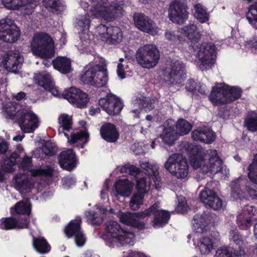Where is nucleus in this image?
<instances>
[{
	"label": "nucleus",
	"mask_w": 257,
	"mask_h": 257,
	"mask_svg": "<svg viewBox=\"0 0 257 257\" xmlns=\"http://www.w3.org/2000/svg\"><path fill=\"white\" fill-rule=\"evenodd\" d=\"M79 79L84 84L99 88L106 85L108 81L106 65L103 63L93 65L82 72Z\"/></svg>",
	"instance_id": "obj_1"
},
{
	"label": "nucleus",
	"mask_w": 257,
	"mask_h": 257,
	"mask_svg": "<svg viewBox=\"0 0 257 257\" xmlns=\"http://www.w3.org/2000/svg\"><path fill=\"white\" fill-rule=\"evenodd\" d=\"M31 48L34 55L42 59H51L55 55L54 41L47 33L35 34L31 44Z\"/></svg>",
	"instance_id": "obj_2"
},
{
	"label": "nucleus",
	"mask_w": 257,
	"mask_h": 257,
	"mask_svg": "<svg viewBox=\"0 0 257 257\" xmlns=\"http://www.w3.org/2000/svg\"><path fill=\"white\" fill-rule=\"evenodd\" d=\"M93 5L90 8L91 12L95 15H98L104 19L112 21L115 18L122 14L123 10L120 4L108 0H90Z\"/></svg>",
	"instance_id": "obj_3"
},
{
	"label": "nucleus",
	"mask_w": 257,
	"mask_h": 257,
	"mask_svg": "<svg viewBox=\"0 0 257 257\" xmlns=\"http://www.w3.org/2000/svg\"><path fill=\"white\" fill-rule=\"evenodd\" d=\"M160 52L157 47L152 44L140 47L136 52L135 57L137 63L142 67L150 69L158 64L160 59Z\"/></svg>",
	"instance_id": "obj_4"
},
{
	"label": "nucleus",
	"mask_w": 257,
	"mask_h": 257,
	"mask_svg": "<svg viewBox=\"0 0 257 257\" xmlns=\"http://www.w3.org/2000/svg\"><path fill=\"white\" fill-rule=\"evenodd\" d=\"M21 35L19 28L11 19L0 20V40L8 43L16 42Z\"/></svg>",
	"instance_id": "obj_5"
},
{
	"label": "nucleus",
	"mask_w": 257,
	"mask_h": 257,
	"mask_svg": "<svg viewBox=\"0 0 257 257\" xmlns=\"http://www.w3.org/2000/svg\"><path fill=\"white\" fill-rule=\"evenodd\" d=\"M105 225V234L103 236L116 238L122 245L131 243L132 239L129 236H133V234L124 230L117 222L108 221Z\"/></svg>",
	"instance_id": "obj_6"
},
{
	"label": "nucleus",
	"mask_w": 257,
	"mask_h": 257,
	"mask_svg": "<svg viewBox=\"0 0 257 257\" xmlns=\"http://www.w3.org/2000/svg\"><path fill=\"white\" fill-rule=\"evenodd\" d=\"M16 121L25 133H33L39 125V118L32 110L23 109Z\"/></svg>",
	"instance_id": "obj_7"
},
{
	"label": "nucleus",
	"mask_w": 257,
	"mask_h": 257,
	"mask_svg": "<svg viewBox=\"0 0 257 257\" xmlns=\"http://www.w3.org/2000/svg\"><path fill=\"white\" fill-rule=\"evenodd\" d=\"M216 47L212 43H203L199 47L197 56L200 62V68L203 71L214 63Z\"/></svg>",
	"instance_id": "obj_8"
},
{
	"label": "nucleus",
	"mask_w": 257,
	"mask_h": 257,
	"mask_svg": "<svg viewBox=\"0 0 257 257\" xmlns=\"http://www.w3.org/2000/svg\"><path fill=\"white\" fill-rule=\"evenodd\" d=\"M133 20L136 27L140 31L152 36L158 33L156 23L148 16L141 13H135Z\"/></svg>",
	"instance_id": "obj_9"
},
{
	"label": "nucleus",
	"mask_w": 257,
	"mask_h": 257,
	"mask_svg": "<svg viewBox=\"0 0 257 257\" xmlns=\"http://www.w3.org/2000/svg\"><path fill=\"white\" fill-rule=\"evenodd\" d=\"M99 105L110 115L118 114L123 108L121 100L115 95L107 94L98 100Z\"/></svg>",
	"instance_id": "obj_10"
},
{
	"label": "nucleus",
	"mask_w": 257,
	"mask_h": 257,
	"mask_svg": "<svg viewBox=\"0 0 257 257\" xmlns=\"http://www.w3.org/2000/svg\"><path fill=\"white\" fill-rule=\"evenodd\" d=\"M64 98L78 108H84L87 105L89 100L88 95L81 89L71 87L65 91Z\"/></svg>",
	"instance_id": "obj_11"
},
{
	"label": "nucleus",
	"mask_w": 257,
	"mask_h": 257,
	"mask_svg": "<svg viewBox=\"0 0 257 257\" xmlns=\"http://www.w3.org/2000/svg\"><path fill=\"white\" fill-rule=\"evenodd\" d=\"M184 147L186 149L190 150V163L194 169H197L201 168L202 170L204 164V157L206 155L205 151L202 147L200 146H195L186 143Z\"/></svg>",
	"instance_id": "obj_12"
},
{
	"label": "nucleus",
	"mask_w": 257,
	"mask_h": 257,
	"mask_svg": "<svg viewBox=\"0 0 257 257\" xmlns=\"http://www.w3.org/2000/svg\"><path fill=\"white\" fill-rule=\"evenodd\" d=\"M209 184V183H207L204 190L200 192V199L204 204L214 210H219L222 206V201L214 190L207 188Z\"/></svg>",
	"instance_id": "obj_13"
},
{
	"label": "nucleus",
	"mask_w": 257,
	"mask_h": 257,
	"mask_svg": "<svg viewBox=\"0 0 257 257\" xmlns=\"http://www.w3.org/2000/svg\"><path fill=\"white\" fill-rule=\"evenodd\" d=\"M247 182V179L243 176H240L232 181L230 185L231 197L236 200L245 199L246 194L244 190Z\"/></svg>",
	"instance_id": "obj_14"
},
{
	"label": "nucleus",
	"mask_w": 257,
	"mask_h": 257,
	"mask_svg": "<svg viewBox=\"0 0 257 257\" xmlns=\"http://www.w3.org/2000/svg\"><path fill=\"white\" fill-rule=\"evenodd\" d=\"M58 163L64 170L71 171L76 167L77 158L73 149L62 151L58 156Z\"/></svg>",
	"instance_id": "obj_15"
},
{
	"label": "nucleus",
	"mask_w": 257,
	"mask_h": 257,
	"mask_svg": "<svg viewBox=\"0 0 257 257\" xmlns=\"http://www.w3.org/2000/svg\"><path fill=\"white\" fill-rule=\"evenodd\" d=\"M160 137L164 144L169 146L174 144L177 140V121L172 119H168Z\"/></svg>",
	"instance_id": "obj_16"
},
{
	"label": "nucleus",
	"mask_w": 257,
	"mask_h": 257,
	"mask_svg": "<svg viewBox=\"0 0 257 257\" xmlns=\"http://www.w3.org/2000/svg\"><path fill=\"white\" fill-rule=\"evenodd\" d=\"M209 156L208 164L203 166L202 171L204 173L210 172L212 174H217L222 171V161L217 154L215 150L207 151Z\"/></svg>",
	"instance_id": "obj_17"
},
{
	"label": "nucleus",
	"mask_w": 257,
	"mask_h": 257,
	"mask_svg": "<svg viewBox=\"0 0 257 257\" xmlns=\"http://www.w3.org/2000/svg\"><path fill=\"white\" fill-rule=\"evenodd\" d=\"M100 135L102 139L108 143H115L119 137V133L116 125L111 122H105L100 128Z\"/></svg>",
	"instance_id": "obj_18"
},
{
	"label": "nucleus",
	"mask_w": 257,
	"mask_h": 257,
	"mask_svg": "<svg viewBox=\"0 0 257 257\" xmlns=\"http://www.w3.org/2000/svg\"><path fill=\"white\" fill-rule=\"evenodd\" d=\"M191 137L194 141L211 144L215 140L214 133L206 127H199L192 131Z\"/></svg>",
	"instance_id": "obj_19"
},
{
	"label": "nucleus",
	"mask_w": 257,
	"mask_h": 257,
	"mask_svg": "<svg viewBox=\"0 0 257 257\" xmlns=\"http://www.w3.org/2000/svg\"><path fill=\"white\" fill-rule=\"evenodd\" d=\"M21 59L19 54L9 51L7 54L6 58L3 60V63L7 70L16 73L23 63Z\"/></svg>",
	"instance_id": "obj_20"
},
{
	"label": "nucleus",
	"mask_w": 257,
	"mask_h": 257,
	"mask_svg": "<svg viewBox=\"0 0 257 257\" xmlns=\"http://www.w3.org/2000/svg\"><path fill=\"white\" fill-rule=\"evenodd\" d=\"M225 88L224 84H219L213 87L209 95V99L216 105L226 103Z\"/></svg>",
	"instance_id": "obj_21"
},
{
	"label": "nucleus",
	"mask_w": 257,
	"mask_h": 257,
	"mask_svg": "<svg viewBox=\"0 0 257 257\" xmlns=\"http://www.w3.org/2000/svg\"><path fill=\"white\" fill-rule=\"evenodd\" d=\"M32 246L35 251L40 254L49 253L51 250V246L43 236L36 237L32 235Z\"/></svg>",
	"instance_id": "obj_22"
},
{
	"label": "nucleus",
	"mask_w": 257,
	"mask_h": 257,
	"mask_svg": "<svg viewBox=\"0 0 257 257\" xmlns=\"http://www.w3.org/2000/svg\"><path fill=\"white\" fill-rule=\"evenodd\" d=\"M32 203L29 199H27L26 201H20L17 202L13 207H11L10 213L12 215L17 214L30 216L32 212Z\"/></svg>",
	"instance_id": "obj_23"
},
{
	"label": "nucleus",
	"mask_w": 257,
	"mask_h": 257,
	"mask_svg": "<svg viewBox=\"0 0 257 257\" xmlns=\"http://www.w3.org/2000/svg\"><path fill=\"white\" fill-rule=\"evenodd\" d=\"M120 221L127 225L136 228L139 230H143L145 227V223L143 222L137 220L135 219L134 213L126 212H121L119 215Z\"/></svg>",
	"instance_id": "obj_24"
},
{
	"label": "nucleus",
	"mask_w": 257,
	"mask_h": 257,
	"mask_svg": "<svg viewBox=\"0 0 257 257\" xmlns=\"http://www.w3.org/2000/svg\"><path fill=\"white\" fill-rule=\"evenodd\" d=\"M179 32L192 42H198L201 39L200 32L194 24H190L182 27Z\"/></svg>",
	"instance_id": "obj_25"
},
{
	"label": "nucleus",
	"mask_w": 257,
	"mask_h": 257,
	"mask_svg": "<svg viewBox=\"0 0 257 257\" xmlns=\"http://www.w3.org/2000/svg\"><path fill=\"white\" fill-rule=\"evenodd\" d=\"M153 205H156V209L152 212V215H154L153 220L154 227L165 225L170 218V213L166 210H159V204L155 203Z\"/></svg>",
	"instance_id": "obj_26"
},
{
	"label": "nucleus",
	"mask_w": 257,
	"mask_h": 257,
	"mask_svg": "<svg viewBox=\"0 0 257 257\" xmlns=\"http://www.w3.org/2000/svg\"><path fill=\"white\" fill-rule=\"evenodd\" d=\"M52 64L55 69L62 74H66L71 72V62L66 57L58 56L52 61Z\"/></svg>",
	"instance_id": "obj_27"
},
{
	"label": "nucleus",
	"mask_w": 257,
	"mask_h": 257,
	"mask_svg": "<svg viewBox=\"0 0 257 257\" xmlns=\"http://www.w3.org/2000/svg\"><path fill=\"white\" fill-rule=\"evenodd\" d=\"M103 27L106 29V42L108 44H115L120 42L122 38V33L120 29L116 26H110Z\"/></svg>",
	"instance_id": "obj_28"
},
{
	"label": "nucleus",
	"mask_w": 257,
	"mask_h": 257,
	"mask_svg": "<svg viewBox=\"0 0 257 257\" xmlns=\"http://www.w3.org/2000/svg\"><path fill=\"white\" fill-rule=\"evenodd\" d=\"M4 108L6 118L12 120H15V121L18 117V115H19L18 113L21 112V111L23 109L21 105L14 102L7 103L5 105Z\"/></svg>",
	"instance_id": "obj_29"
},
{
	"label": "nucleus",
	"mask_w": 257,
	"mask_h": 257,
	"mask_svg": "<svg viewBox=\"0 0 257 257\" xmlns=\"http://www.w3.org/2000/svg\"><path fill=\"white\" fill-rule=\"evenodd\" d=\"M114 189L116 192L122 196H129L132 190V185L128 179H119L115 182Z\"/></svg>",
	"instance_id": "obj_30"
},
{
	"label": "nucleus",
	"mask_w": 257,
	"mask_h": 257,
	"mask_svg": "<svg viewBox=\"0 0 257 257\" xmlns=\"http://www.w3.org/2000/svg\"><path fill=\"white\" fill-rule=\"evenodd\" d=\"M20 157V154L17 152H14L9 157H7L3 162H1V169L3 172L12 173L14 171V166L16 165L17 159Z\"/></svg>",
	"instance_id": "obj_31"
},
{
	"label": "nucleus",
	"mask_w": 257,
	"mask_h": 257,
	"mask_svg": "<svg viewBox=\"0 0 257 257\" xmlns=\"http://www.w3.org/2000/svg\"><path fill=\"white\" fill-rule=\"evenodd\" d=\"M58 123L60 124V127L62 128L64 136L68 139H69V136L64 131L69 132L72 127L73 121L72 117L66 113L61 114L58 118ZM60 131V128L58 130Z\"/></svg>",
	"instance_id": "obj_32"
},
{
	"label": "nucleus",
	"mask_w": 257,
	"mask_h": 257,
	"mask_svg": "<svg viewBox=\"0 0 257 257\" xmlns=\"http://www.w3.org/2000/svg\"><path fill=\"white\" fill-rule=\"evenodd\" d=\"M213 218V214L207 210L201 214H196L193 219L202 230V228H205L208 224L210 223Z\"/></svg>",
	"instance_id": "obj_33"
},
{
	"label": "nucleus",
	"mask_w": 257,
	"mask_h": 257,
	"mask_svg": "<svg viewBox=\"0 0 257 257\" xmlns=\"http://www.w3.org/2000/svg\"><path fill=\"white\" fill-rule=\"evenodd\" d=\"M226 103H231L239 99L241 95V89L236 86L225 85Z\"/></svg>",
	"instance_id": "obj_34"
},
{
	"label": "nucleus",
	"mask_w": 257,
	"mask_h": 257,
	"mask_svg": "<svg viewBox=\"0 0 257 257\" xmlns=\"http://www.w3.org/2000/svg\"><path fill=\"white\" fill-rule=\"evenodd\" d=\"M244 252L240 249L239 251H234L232 248L227 247H222L216 251V257H244Z\"/></svg>",
	"instance_id": "obj_35"
},
{
	"label": "nucleus",
	"mask_w": 257,
	"mask_h": 257,
	"mask_svg": "<svg viewBox=\"0 0 257 257\" xmlns=\"http://www.w3.org/2000/svg\"><path fill=\"white\" fill-rule=\"evenodd\" d=\"M81 220H71L65 227L64 233L68 238H71L78 233L81 228Z\"/></svg>",
	"instance_id": "obj_36"
},
{
	"label": "nucleus",
	"mask_w": 257,
	"mask_h": 257,
	"mask_svg": "<svg viewBox=\"0 0 257 257\" xmlns=\"http://www.w3.org/2000/svg\"><path fill=\"white\" fill-rule=\"evenodd\" d=\"M89 141V134L85 131H80L76 134H73L71 135V139L69 140L70 144H74L78 142H82V143L77 145L80 148H83L85 144Z\"/></svg>",
	"instance_id": "obj_37"
},
{
	"label": "nucleus",
	"mask_w": 257,
	"mask_h": 257,
	"mask_svg": "<svg viewBox=\"0 0 257 257\" xmlns=\"http://www.w3.org/2000/svg\"><path fill=\"white\" fill-rule=\"evenodd\" d=\"M180 158L178 162V179H185L188 177L189 165L187 159L178 154V160Z\"/></svg>",
	"instance_id": "obj_38"
},
{
	"label": "nucleus",
	"mask_w": 257,
	"mask_h": 257,
	"mask_svg": "<svg viewBox=\"0 0 257 257\" xmlns=\"http://www.w3.org/2000/svg\"><path fill=\"white\" fill-rule=\"evenodd\" d=\"M15 183L18 189L22 191L27 190L32 188L33 184L27 177L21 175L15 177Z\"/></svg>",
	"instance_id": "obj_39"
},
{
	"label": "nucleus",
	"mask_w": 257,
	"mask_h": 257,
	"mask_svg": "<svg viewBox=\"0 0 257 257\" xmlns=\"http://www.w3.org/2000/svg\"><path fill=\"white\" fill-rule=\"evenodd\" d=\"M194 9V16L200 23H205L209 20V15L201 4H196Z\"/></svg>",
	"instance_id": "obj_40"
},
{
	"label": "nucleus",
	"mask_w": 257,
	"mask_h": 257,
	"mask_svg": "<svg viewBox=\"0 0 257 257\" xmlns=\"http://www.w3.org/2000/svg\"><path fill=\"white\" fill-rule=\"evenodd\" d=\"M17 219L11 216L3 217L0 219V228L3 230L17 229Z\"/></svg>",
	"instance_id": "obj_41"
},
{
	"label": "nucleus",
	"mask_w": 257,
	"mask_h": 257,
	"mask_svg": "<svg viewBox=\"0 0 257 257\" xmlns=\"http://www.w3.org/2000/svg\"><path fill=\"white\" fill-rule=\"evenodd\" d=\"M244 124L248 130L257 131V113L254 111L248 112L244 120Z\"/></svg>",
	"instance_id": "obj_42"
},
{
	"label": "nucleus",
	"mask_w": 257,
	"mask_h": 257,
	"mask_svg": "<svg viewBox=\"0 0 257 257\" xmlns=\"http://www.w3.org/2000/svg\"><path fill=\"white\" fill-rule=\"evenodd\" d=\"M246 18L252 27L257 29V1L249 7Z\"/></svg>",
	"instance_id": "obj_43"
},
{
	"label": "nucleus",
	"mask_w": 257,
	"mask_h": 257,
	"mask_svg": "<svg viewBox=\"0 0 257 257\" xmlns=\"http://www.w3.org/2000/svg\"><path fill=\"white\" fill-rule=\"evenodd\" d=\"M164 167L172 176L177 175V153L172 154L164 164Z\"/></svg>",
	"instance_id": "obj_44"
},
{
	"label": "nucleus",
	"mask_w": 257,
	"mask_h": 257,
	"mask_svg": "<svg viewBox=\"0 0 257 257\" xmlns=\"http://www.w3.org/2000/svg\"><path fill=\"white\" fill-rule=\"evenodd\" d=\"M39 85L43 87L46 90L51 88L54 83L50 74L48 73L43 75L39 74L35 77Z\"/></svg>",
	"instance_id": "obj_45"
},
{
	"label": "nucleus",
	"mask_w": 257,
	"mask_h": 257,
	"mask_svg": "<svg viewBox=\"0 0 257 257\" xmlns=\"http://www.w3.org/2000/svg\"><path fill=\"white\" fill-rule=\"evenodd\" d=\"M33 0H2L4 6L11 10L19 9L21 7L30 3Z\"/></svg>",
	"instance_id": "obj_46"
},
{
	"label": "nucleus",
	"mask_w": 257,
	"mask_h": 257,
	"mask_svg": "<svg viewBox=\"0 0 257 257\" xmlns=\"http://www.w3.org/2000/svg\"><path fill=\"white\" fill-rule=\"evenodd\" d=\"M247 170V176L249 180L257 184V154L254 156L252 162L248 166Z\"/></svg>",
	"instance_id": "obj_47"
},
{
	"label": "nucleus",
	"mask_w": 257,
	"mask_h": 257,
	"mask_svg": "<svg viewBox=\"0 0 257 257\" xmlns=\"http://www.w3.org/2000/svg\"><path fill=\"white\" fill-rule=\"evenodd\" d=\"M85 215L91 224L99 226L103 221V216L99 212H95L93 210H89L85 212Z\"/></svg>",
	"instance_id": "obj_48"
},
{
	"label": "nucleus",
	"mask_w": 257,
	"mask_h": 257,
	"mask_svg": "<svg viewBox=\"0 0 257 257\" xmlns=\"http://www.w3.org/2000/svg\"><path fill=\"white\" fill-rule=\"evenodd\" d=\"M145 194L137 192L131 197L130 206L133 210L139 209L144 203Z\"/></svg>",
	"instance_id": "obj_49"
},
{
	"label": "nucleus",
	"mask_w": 257,
	"mask_h": 257,
	"mask_svg": "<svg viewBox=\"0 0 257 257\" xmlns=\"http://www.w3.org/2000/svg\"><path fill=\"white\" fill-rule=\"evenodd\" d=\"M188 7L184 3L178 2V24H182L188 19L189 12Z\"/></svg>",
	"instance_id": "obj_50"
},
{
	"label": "nucleus",
	"mask_w": 257,
	"mask_h": 257,
	"mask_svg": "<svg viewBox=\"0 0 257 257\" xmlns=\"http://www.w3.org/2000/svg\"><path fill=\"white\" fill-rule=\"evenodd\" d=\"M43 5L46 9L55 10L58 13L63 11L64 5L61 0H43Z\"/></svg>",
	"instance_id": "obj_51"
},
{
	"label": "nucleus",
	"mask_w": 257,
	"mask_h": 257,
	"mask_svg": "<svg viewBox=\"0 0 257 257\" xmlns=\"http://www.w3.org/2000/svg\"><path fill=\"white\" fill-rule=\"evenodd\" d=\"M199 247L201 254H208L213 248V242L208 237H202L200 239Z\"/></svg>",
	"instance_id": "obj_52"
},
{
	"label": "nucleus",
	"mask_w": 257,
	"mask_h": 257,
	"mask_svg": "<svg viewBox=\"0 0 257 257\" xmlns=\"http://www.w3.org/2000/svg\"><path fill=\"white\" fill-rule=\"evenodd\" d=\"M229 238L230 240L238 245L240 249L241 246L244 244V237L236 229L230 231Z\"/></svg>",
	"instance_id": "obj_53"
},
{
	"label": "nucleus",
	"mask_w": 257,
	"mask_h": 257,
	"mask_svg": "<svg viewBox=\"0 0 257 257\" xmlns=\"http://www.w3.org/2000/svg\"><path fill=\"white\" fill-rule=\"evenodd\" d=\"M192 129V125L184 119L178 120V135L184 136L188 134Z\"/></svg>",
	"instance_id": "obj_54"
},
{
	"label": "nucleus",
	"mask_w": 257,
	"mask_h": 257,
	"mask_svg": "<svg viewBox=\"0 0 257 257\" xmlns=\"http://www.w3.org/2000/svg\"><path fill=\"white\" fill-rule=\"evenodd\" d=\"M58 151V148L55 143L51 141L46 142L45 146L43 148V152L48 156H53L56 155Z\"/></svg>",
	"instance_id": "obj_55"
},
{
	"label": "nucleus",
	"mask_w": 257,
	"mask_h": 257,
	"mask_svg": "<svg viewBox=\"0 0 257 257\" xmlns=\"http://www.w3.org/2000/svg\"><path fill=\"white\" fill-rule=\"evenodd\" d=\"M142 99L140 98V105L145 111H149L154 108V99H151L149 97L141 96Z\"/></svg>",
	"instance_id": "obj_56"
},
{
	"label": "nucleus",
	"mask_w": 257,
	"mask_h": 257,
	"mask_svg": "<svg viewBox=\"0 0 257 257\" xmlns=\"http://www.w3.org/2000/svg\"><path fill=\"white\" fill-rule=\"evenodd\" d=\"M144 175V176L142 175L140 178H137L136 189L137 192L145 194L147 193L146 188L148 177L146 174Z\"/></svg>",
	"instance_id": "obj_57"
},
{
	"label": "nucleus",
	"mask_w": 257,
	"mask_h": 257,
	"mask_svg": "<svg viewBox=\"0 0 257 257\" xmlns=\"http://www.w3.org/2000/svg\"><path fill=\"white\" fill-rule=\"evenodd\" d=\"M251 216H244L240 214L237 217L238 225L242 229L250 226L251 223Z\"/></svg>",
	"instance_id": "obj_58"
},
{
	"label": "nucleus",
	"mask_w": 257,
	"mask_h": 257,
	"mask_svg": "<svg viewBox=\"0 0 257 257\" xmlns=\"http://www.w3.org/2000/svg\"><path fill=\"white\" fill-rule=\"evenodd\" d=\"M178 213L185 214L190 209L186 198L182 196H178Z\"/></svg>",
	"instance_id": "obj_59"
},
{
	"label": "nucleus",
	"mask_w": 257,
	"mask_h": 257,
	"mask_svg": "<svg viewBox=\"0 0 257 257\" xmlns=\"http://www.w3.org/2000/svg\"><path fill=\"white\" fill-rule=\"evenodd\" d=\"M168 17L171 21L177 24V0H173L169 5Z\"/></svg>",
	"instance_id": "obj_60"
},
{
	"label": "nucleus",
	"mask_w": 257,
	"mask_h": 257,
	"mask_svg": "<svg viewBox=\"0 0 257 257\" xmlns=\"http://www.w3.org/2000/svg\"><path fill=\"white\" fill-rule=\"evenodd\" d=\"M156 205H152L149 208L146 209L144 211L134 213L136 220L139 221L140 219H144L146 217L150 216L152 214V212L156 209Z\"/></svg>",
	"instance_id": "obj_61"
},
{
	"label": "nucleus",
	"mask_w": 257,
	"mask_h": 257,
	"mask_svg": "<svg viewBox=\"0 0 257 257\" xmlns=\"http://www.w3.org/2000/svg\"><path fill=\"white\" fill-rule=\"evenodd\" d=\"M186 73L185 70V65L183 63L178 64V84L183 85L182 84L186 79Z\"/></svg>",
	"instance_id": "obj_62"
},
{
	"label": "nucleus",
	"mask_w": 257,
	"mask_h": 257,
	"mask_svg": "<svg viewBox=\"0 0 257 257\" xmlns=\"http://www.w3.org/2000/svg\"><path fill=\"white\" fill-rule=\"evenodd\" d=\"M30 224V216L19 217L17 219V229H28Z\"/></svg>",
	"instance_id": "obj_63"
},
{
	"label": "nucleus",
	"mask_w": 257,
	"mask_h": 257,
	"mask_svg": "<svg viewBox=\"0 0 257 257\" xmlns=\"http://www.w3.org/2000/svg\"><path fill=\"white\" fill-rule=\"evenodd\" d=\"M91 21L90 20L89 15L88 14H85L82 16L79 20L78 24L79 26L82 28L83 30H89L90 27Z\"/></svg>",
	"instance_id": "obj_64"
}]
</instances>
